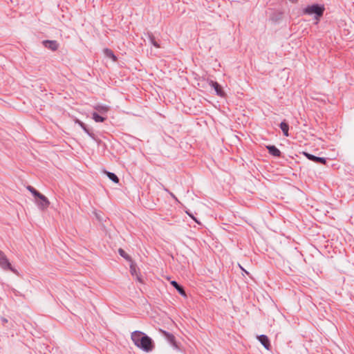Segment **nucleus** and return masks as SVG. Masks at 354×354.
I'll return each instance as SVG.
<instances>
[{
  "label": "nucleus",
  "instance_id": "1",
  "mask_svg": "<svg viewBox=\"0 0 354 354\" xmlns=\"http://www.w3.org/2000/svg\"><path fill=\"white\" fill-rule=\"evenodd\" d=\"M131 339L138 348L145 352H150L154 348L152 339L140 330L133 331L131 333Z\"/></svg>",
  "mask_w": 354,
  "mask_h": 354
},
{
  "label": "nucleus",
  "instance_id": "2",
  "mask_svg": "<svg viewBox=\"0 0 354 354\" xmlns=\"http://www.w3.org/2000/svg\"><path fill=\"white\" fill-rule=\"evenodd\" d=\"M325 8L324 5H319L317 3L308 6L303 10L304 15H315V18L318 19L324 15Z\"/></svg>",
  "mask_w": 354,
  "mask_h": 354
},
{
  "label": "nucleus",
  "instance_id": "3",
  "mask_svg": "<svg viewBox=\"0 0 354 354\" xmlns=\"http://www.w3.org/2000/svg\"><path fill=\"white\" fill-rule=\"evenodd\" d=\"M0 267L4 270H10L14 273H17V271L13 268L8 259L6 254L0 250Z\"/></svg>",
  "mask_w": 354,
  "mask_h": 354
},
{
  "label": "nucleus",
  "instance_id": "4",
  "mask_svg": "<svg viewBox=\"0 0 354 354\" xmlns=\"http://www.w3.org/2000/svg\"><path fill=\"white\" fill-rule=\"evenodd\" d=\"M37 198L39 199V201H37V204L41 209L44 210L48 207L50 202L44 195L40 193Z\"/></svg>",
  "mask_w": 354,
  "mask_h": 354
},
{
  "label": "nucleus",
  "instance_id": "5",
  "mask_svg": "<svg viewBox=\"0 0 354 354\" xmlns=\"http://www.w3.org/2000/svg\"><path fill=\"white\" fill-rule=\"evenodd\" d=\"M304 155L310 160L313 161L317 163H320L322 165H326V160L324 158L317 157L314 155H312L307 152H304Z\"/></svg>",
  "mask_w": 354,
  "mask_h": 354
},
{
  "label": "nucleus",
  "instance_id": "6",
  "mask_svg": "<svg viewBox=\"0 0 354 354\" xmlns=\"http://www.w3.org/2000/svg\"><path fill=\"white\" fill-rule=\"evenodd\" d=\"M43 44L46 48L53 51L57 50L59 47L58 43L55 40H45L43 41Z\"/></svg>",
  "mask_w": 354,
  "mask_h": 354
},
{
  "label": "nucleus",
  "instance_id": "7",
  "mask_svg": "<svg viewBox=\"0 0 354 354\" xmlns=\"http://www.w3.org/2000/svg\"><path fill=\"white\" fill-rule=\"evenodd\" d=\"M257 339L267 350L270 349V342L268 337L265 335H261L257 336Z\"/></svg>",
  "mask_w": 354,
  "mask_h": 354
},
{
  "label": "nucleus",
  "instance_id": "8",
  "mask_svg": "<svg viewBox=\"0 0 354 354\" xmlns=\"http://www.w3.org/2000/svg\"><path fill=\"white\" fill-rule=\"evenodd\" d=\"M209 84L214 88L218 96L223 97L225 95V92L218 82L211 80Z\"/></svg>",
  "mask_w": 354,
  "mask_h": 354
},
{
  "label": "nucleus",
  "instance_id": "9",
  "mask_svg": "<svg viewBox=\"0 0 354 354\" xmlns=\"http://www.w3.org/2000/svg\"><path fill=\"white\" fill-rule=\"evenodd\" d=\"M160 332L166 337L169 342L176 346V339L174 335L162 329H160Z\"/></svg>",
  "mask_w": 354,
  "mask_h": 354
},
{
  "label": "nucleus",
  "instance_id": "10",
  "mask_svg": "<svg viewBox=\"0 0 354 354\" xmlns=\"http://www.w3.org/2000/svg\"><path fill=\"white\" fill-rule=\"evenodd\" d=\"M267 149L268 150V152L275 157H280L281 156V151L274 146V145H270L267 147Z\"/></svg>",
  "mask_w": 354,
  "mask_h": 354
},
{
  "label": "nucleus",
  "instance_id": "11",
  "mask_svg": "<svg viewBox=\"0 0 354 354\" xmlns=\"http://www.w3.org/2000/svg\"><path fill=\"white\" fill-rule=\"evenodd\" d=\"M171 284L177 290V291L183 296H186L185 291L183 286H180L176 281H171Z\"/></svg>",
  "mask_w": 354,
  "mask_h": 354
},
{
  "label": "nucleus",
  "instance_id": "12",
  "mask_svg": "<svg viewBox=\"0 0 354 354\" xmlns=\"http://www.w3.org/2000/svg\"><path fill=\"white\" fill-rule=\"evenodd\" d=\"M94 109L101 114H104L109 111V107L106 105H96Z\"/></svg>",
  "mask_w": 354,
  "mask_h": 354
},
{
  "label": "nucleus",
  "instance_id": "13",
  "mask_svg": "<svg viewBox=\"0 0 354 354\" xmlns=\"http://www.w3.org/2000/svg\"><path fill=\"white\" fill-rule=\"evenodd\" d=\"M280 128L282 130L283 135L285 136H288V130H289V125L286 122H281L280 124Z\"/></svg>",
  "mask_w": 354,
  "mask_h": 354
},
{
  "label": "nucleus",
  "instance_id": "14",
  "mask_svg": "<svg viewBox=\"0 0 354 354\" xmlns=\"http://www.w3.org/2000/svg\"><path fill=\"white\" fill-rule=\"evenodd\" d=\"M104 55L111 59H113V61L115 62L117 60V57L114 55L113 52L109 49V48H105L104 50Z\"/></svg>",
  "mask_w": 354,
  "mask_h": 354
},
{
  "label": "nucleus",
  "instance_id": "15",
  "mask_svg": "<svg viewBox=\"0 0 354 354\" xmlns=\"http://www.w3.org/2000/svg\"><path fill=\"white\" fill-rule=\"evenodd\" d=\"M147 35H148V37H149V39L151 44L153 46H155L156 48L160 47V44L156 41L155 37L153 36V35L152 33L148 32Z\"/></svg>",
  "mask_w": 354,
  "mask_h": 354
},
{
  "label": "nucleus",
  "instance_id": "16",
  "mask_svg": "<svg viewBox=\"0 0 354 354\" xmlns=\"http://www.w3.org/2000/svg\"><path fill=\"white\" fill-rule=\"evenodd\" d=\"M92 118L96 122H102L106 120V118L102 117L100 115L97 113L94 112L92 114Z\"/></svg>",
  "mask_w": 354,
  "mask_h": 354
},
{
  "label": "nucleus",
  "instance_id": "17",
  "mask_svg": "<svg viewBox=\"0 0 354 354\" xmlns=\"http://www.w3.org/2000/svg\"><path fill=\"white\" fill-rule=\"evenodd\" d=\"M106 174L111 180L115 183H119V178L114 173L106 171Z\"/></svg>",
  "mask_w": 354,
  "mask_h": 354
},
{
  "label": "nucleus",
  "instance_id": "18",
  "mask_svg": "<svg viewBox=\"0 0 354 354\" xmlns=\"http://www.w3.org/2000/svg\"><path fill=\"white\" fill-rule=\"evenodd\" d=\"M118 252H119L120 255L121 257H122L123 258H124L126 260H127V261H131V257H130L129 254H127L126 253V252H125L123 249L120 248V249L118 250Z\"/></svg>",
  "mask_w": 354,
  "mask_h": 354
},
{
  "label": "nucleus",
  "instance_id": "19",
  "mask_svg": "<svg viewBox=\"0 0 354 354\" xmlns=\"http://www.w3.org/2000/svg\"><path fill=\"white\" fill-rule=\"evenodd\" d=\"M27 189L35 196V197H37L40 192H39L37 190H36L33 187L30 186V185H28L27 186Z\"/></svg>",
  "mask_w": 354,
  "mask_h": 354
},
{
  "label": "nucleus",
  "instance_id": "20",
  "mask_svg": "<svg viewBox=\"0 0 354 354\" xmlns=\"http://www.w3.org/2000/svg\"><path fill=\"white\" fill-rule=\"evenodd\" d=\"M80 127L84 129V131L91 137L93 138L94 134L87 129L86 124L83 123L82 122H79Z\"/></svg>",
  "mask_w": 354,
  "mask_h": 354
},
{
  "label": "nucleus",
  "instance_id": "21",
  "mask_svg": "<svg viewBox=\"0 0 354 354\" xmlns=\"http://www.w3.org/2000/svg\"><path fill=\"white\" fill-rule=\"evenodd\" d=\"M130 272L133 276H136L138 274L136 271V266L133 263H131L130 266Z\"/></svg>",
  "mask_w": 354,
  "mask_h": 354
},
{
  "label": "nucleus",
  "instance_id": "22",
  "mask_svg": "<svg viewBox=\"0 0 354 354\" xmlns=\"http://www.w3.org/2000/svg\"><path fill=\"white\" fill-rule=\"evenodd\" d=\"M164 189L173 198H174L176 201H178L177 198L172 192H169L167 188H165Z\"/></svg>",
  "mask_w": 354,
  "mask_h": 354
},
{
  "label": "nucleus",
  "instance_id": "23",
  "mask_svg": "<svg viewBox=\"0 0 354 354\" xmlns=\"http://www.w3.org/2000/svg\"><path fill=\"white\" fill-rule=\"evenodd\" d=\"M1 322H2V324L3 325H5L6 323H8V319L6 318V317H1Z\"/></svg>",
  "mask_w": 354,
  "mask_h": 354
},
{
  "label": "nucleus",
  "instance_id": "24",
  "mask_svg": "<svg viewBox=\"0 0 354 354\" xmlns=\"http://www.w3.org/2000/svg\"><path fill=\"white\" fill-rule=\"evenodd\" d=\"M186 213L193 219L194 220L196 223H199V222L196 220V218L193 216V214L189 213L188 212H186Z\"/></svg>",
  "mask_w": 354,
  "mask_h": 354
},
{
  "label": "nucleus",
  "instance_id": "25",
  "mask_svg": "<svg viewBox=\"0 0 354 354\" xmlns=\"http://www.w3.org/2000/svg\"><path fill=\"white\" fill-rule=\"evenodd\" d=\"M136 279H137V280H138L140 283H143L142 279V278H141V277H140V275L137 274V275H136Z\"/></svg>",
  "mask_w": 354,
  "mask_h": 354
},
{
  "label": "nucleus",
  "instance_id": "26",
  "mask_svg": "<svg viewBox=\"0 0 354 354\" xmlns=\"http://www.w3.org/2000/svg\"><path fill=\"white\" fill-rule=\"evenodd\" d=\"M240 268H241V270H243V271H244V272H245L247 274H248V272H246V271L243 269V268H242L241 266H240Z\"/></svg>",
  "mask_w": 354,
  "mask_h": 354
}]
</instances>
